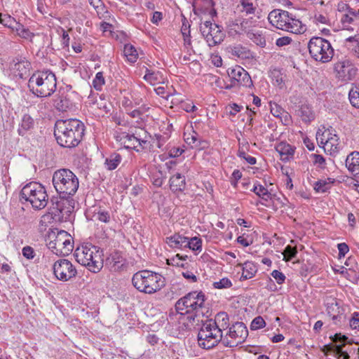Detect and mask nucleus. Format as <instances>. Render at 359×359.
I'll return each mask as SVG.
<instances>
[{
    "label": "nucleus",
    "mask_w": 359,
    "mask_h": 359,
    "mask_svg": "<svg viewBox=\"0 0 359 359\" xmlns=\"http://www.w3.org/2000/svg\"><path fill=\"white\" fill-rule=\"evenodd\" d=\"M247 36L260 47L263 48L266 46V40L262 31L252 29L248 32Z\"/></svg>",
    "instance_id": "72a5a7b5"
},
{
    "label": "nucleus",
    "mask_w": 359,
    "mask_h": 359,
    "mask_svg": "<svg viewBox=\"0 0 359 359\" xmlns=\"http://www.w3.org/2000/svg\"><path fill=\"white\" fill-rule=\"evenodd\" d=\"M133 285L140 292L154 294L164 287V278L158 273L149 270L136 272L132 278Z\"/></svg>",
    "instance_id": "39448f33"
},
{
    "label": "nucleus",
    "mask_w": 359,
    "mask_h": 359,
    "mask_svg": "<svg viewBox=\"0 0 359 359\" xmlns=\"http://www.w3.org/2000/svg\"><path fill=\"white\" fill-rule=\"evenodd\" d=\"M271 276L275 279L278 285H282L286 279L285 274L278 270H273L271 273Z\"/></svg>",
    "instance_id": "13d9d810"
},
{
    "label": "nucleus",
    "mask_w": 359,
    "mask_h": 359,
    "mask_svg": "<svg viewBox=\"0 0 359 359\" xmlns=\"http://www.w3.org/2000/svg\"><path fill=\"white\" fill-rule=\"evenodd\" d=\"M291 42H292V39L290 37L283 36V37L278 38L276 40V46H278L279 47H282V46H287V45L290 44Z\"/></svg>",
    "instance_id": "338daca9"
},
{
    "label": "nucleus",
    "mask_w": 359,
    "mask_h": 359,
    "mask_svg": "<svg viewBox=\"0 0 359 359\" xmlns=\"http://www.w3.org/2000/svg\"><path fill=\"white\" fill-rule=\"evenodd\" d=\"M182 275L184 278H186L191 283H195L197 281L196 276L193 273L191 270H189V269H186L184 271H182Z\"/></svg>",
    "instance_id": "680f3d73"
},
{
    "label": "nucleus",
    "mask_w": 359,
    "mask_h": 359,
    "mask_svg": "<svg viewBox=\"0 0 359 359\" xmlns=\"http://www.w3.org/2000/svg\"><path fill=\"white\" fill-rule=\"evenodd\" d=\"M325 306L327 314L332 317L335 325H339L345 320V310L339 305V302L336 298L327 297L325 299Z\"/></svg>",
    "instance_id": "dca6fc26"
},
{
    "label": "nucleus",
    "mask_w": 359,
    "mask_h": 359,
    "mask_svg": "<svg viewBox=\"0 0 359 359\" xmlns=\"http://www.w3.org/2000/svg\"><path fill=\"white\" fill-rule=\"evenodd\" d=\"M55 74L50 71L36 72L29 78L28 87L33 94L40 97L50 96L56 89Z\"/></svg>",
    "instance_id": "20e7f679"
},
{
    "label": "nucleus",
    "mask_w": 359,
    "mask_h": 359,
    "mask_svg": "<svg viewBox=\"0 0 359 359\" xmlns=\"http://www.w3.org/2000/svg\"><path fill=\"white\" fill-rule=\"evenodd\" d=\"M231 285L232 283L231 280L227 278H223L219 281H215L213 283L214 287L217 289L229 288Z\"/></svg>",
    "instance_id": "6e6d98bb"
},
{
    "label": "nucleus",
    "mask_w": 359,
    "mask_h": 359,
    "mask_svg": "<svg viewBox=\"0 0 359 359\" xmlns=\"http://www.w3.org/2000/svg\"><path fill=\"white\" fill-rule=\"evenodd\" d=\"M313 162L315 164L318 165L321 168H324L325 166V159L320 154H312Z\"/></svg>",
    "instance_id": "e2e57ef3"
},
{
    "label": "nucleus",
    "mask_w": 359,
    "mask_h": 359,
    "mask_svg": "<svg viewBox=\"0 0 359 359\" xmlns=\"http://www.w3.org/2000/svg\"><path fill=\"white\" fill-rule=\"evenodd\" d=\"M56 191L63 196H71L78 190L79 182L76 175L69 169L56 170L52 178Z\"/></svg>",
    "instance_id": "423d86ee"
},
{
    "label": "nucleus",
    "mask_w": 359,
    "mask_h": 359,
    "mask_svg": "<svg viewBox=\"0 0 359 359\" xmlns=\"http://www.w3.org/2000/svg\"><path fill=\"white\" fill-rule=\"evenodd\" d=\"M143 78L151 85H154L156 83H160L163 80V74L159 71L154 72L147 69Z\"/></svg>",
    "instance_id": "c9c22d12"
},
{
    "label": "nucleus",
    "mask_w": 359,
    "mask_h": 359,
    "mask_svg": "<svg viewBox=\"0 0 359 359\" xmlns=\"http://www.w3.org/2000/svg\"><path fill=\"white\" fill-rule=\"evenodd\" d=\"M348 340V337L345 335L335 334L332 337V344L325 345L322 351L325 354L334 353L337 355L339 358L348 359L349 355L346 351H343V346L345 345Z\"/></svg>",
    "instance_id": "2eb2a0df"
},
{
    "label": "nucleus",
    "mask_w": 359,
    "mask_h": 359,
    "mask_svg": "<svg viewBox=\"0 0 359 359\" xmlns=\"http://www.w3.org/2000/svg\"><path fill=\"white\" fill-rule=\"evenodd\" d=\"M214 321L217 323L222 331V329H225L229 326V317L226 313L222 312L217 313Z\"/></svg>",
    "instance_id": "8fccbe9b"
},
{
    "label": "nucleus",
    "mask_w": 359,
    "mask_h": 359,
    "mask_svg": "<svg viewBox=\"0 0 359 359\" xmlns=\"http://www.w3.org/2000/svg\"><path fill=\"white\" fill-rule=\"evenodd\" d=\"M214 6L215 4L212 0H194L193 2L194 11L197 15L207 14L213 17L216 15Z\"/></svg>",
    "instance_id": "412c9836"
},
{
    "label": "nucleus",
    "mask_w": 359,
    "mask_h": 359,
    "mask_svg": "<svg viewBox=\"0 0 359 359\" xmlns=\"http://www.w3.org/2000/svg\"><path fill=\"white\" fill-rule=\"evenodd\" d=\"M289 15L290 13L288 11L275 9L269 13L268 20L271 25L283 30L286 25L287 20H290Z\"/></svg>",
    "instance_id": "aec40b11"
},
{
    "label": "nucleus",
    "mask_w": 359,
    "mask_h": 359,
    "mask_svg": "<svg viewBox=\"0 0 359 359\" xmlns=\"http://www.w3.org/2000/svg\"><path fill=\"white\" fill-rule=\"evenodd\" d=\"M189 257L187 255H180L177 254L175 256L168 259L167 263L169 265L173 266H177L183 268L184 269H188L191 266V260L188 261Z\"/></svg>",
    "instance_id": "a878e982"
},
{
    "label": "nucleus",
    "mask_w": 359,
    "mask_h": 359,
    "mask_svg": "<svg viewBox=\"0 0 359 359\" xmlns=\"http://www.w3.org/2000/svg\"><path fill=\"white\" fill-rule=\"evenodd\" d=\"M84 131V124L78 119L58 120L55 123L54 135L60 146L72 148L80 143Z\"/></svg>",
    "instance_id": "f03ea898"
},
{
    "label": "nucleus",
    "mask_w": 359,
    "mask_h": 359,
    "mask_svg": "<svg viewBox=\"0 0 359 359\" xmlns=\"http://www.w3.org/2000/svg\"><path fill=\"white\" fill-rule=\"evenodd\" d=\"M22 253L28 259H32L36 255L34 249L30 246L24 247L22 250Z\"/></svg>",
    "instance_id": "bf43d9fd"
},
{
    "label": "nucleus",
    "mask_w": 359,
    "mask_h": 359,
    "mask_svg": "<svg viewBox=\"0 0 359 359\" xmlns=\"http://www.w3.org/2000/svg\"><path fill=\"white\" fill-rule=\"evenodd\" d=\"M297 253V250L295 248L291 247L290 245H287L283 253L284 256L283 259L286 262H288L291 260L293 257H294Z\"/></svg>",
    "instance_id": "5fc2aeb1"
},
{
    "label": "nucleus",
    "mask_w": 359,
    "mask_h": 359,
    "mask_svg": "<svg viewBox=\"0 0 359 359\" xmlns=\"http://www.w3.org/2000/svg\"><path fill=\"white\" fill-rule=\"evenodd\" d=\"M31 67V63L25 57H18L10 63L9 71L14 78L23 79L28 75Z\"/></svg>",
    "instance_id": "f3484780"
},
{
    "label": "nucleus",
    "mask_w": 359,
    "mask_h": 359,
    "mask_svg": "<svg viewBox=\"0 0 359 359\" xmlns=\"http://www.w3.org/2000/svg\"><path fill=\"white\" fill-rule=\"evenodd\" d=\"M266 326V322L262 316L255 318L250 324V329L252 330H257L263 328Z\"/></svg>",
    "instance_id": "864d4df0"
},
{
    "label": "nucleus",
    "mask_w": 359,
    "mask_h": 359,
    "mask_svg": "<svg viewBox=\"0 0 359 359\" xmlns=\"http://www.w3.org/2000/svg\"><path fill=\"white\" fill-rule=\"evenodd\" d=\"M346 166L355 177L359 179V152L353 151L348 155Z\"/></svg>",
    "instance_id": "4be33fe9"
},
{
    "label": "nucleus",
    "mask_w": 359,
    "mask_h": 359,
    "mask_svg": "<svg viewBox=\"0 0 359 359\" xmlns=\"http://www.w3.org/2000/svg\"><path fill=\"white\" fill-rule=\"evenodd\" d=\"M93 219L104 223H109L111 219V215L109 211L98 208L93 214Z\"/></svg>",
    "instance_id": "79ce46f5"
},
{
    "label": "nucleus",
    "mask_w": 359,
    "mask_h": 359,
    "mask_svg": "<svg viewBox=\"0 0 359 359\" xmlns=\"http://www.w3.org/2000/svg\"><path fill=\"white\" fill-rule=\"evenodd\" d=\"M187 245H186V248H188L193 251H198L201 252L202 250V240L198 237H192L189 238L187 237Z\"/></svg>",
    "instance_id": "37998d69"
},
{
    "label": "nucleus",
    "mask_w": 359,
    "mask_h": 359,
    "mask_svg": "<svg viewBox=\"0 0 359 359\" xmlns=\"http://www.w3.org/2000/svg\"><path fill=\"white\" fill-rule=\"evenodd\" d=\"M75 202L70 196H60V199L56 203L57 209L60 213L69 214L74 209Z\"/></svg>",
    "instance_id": "b1692460"
},
{
    "label": "nucleus",
    "mask_w": 359,
    "mask_h": 359,
    "mask_svg": "<svg viewBox=\"0 0 359 359\" xmlns=\"http://www.w3.org/2000/svg\"><path fill=\"white\" fill-rule=\"evenodd\" d=\"M257 271V265L252 262H245L242 265V275L241 278L250 279L255 276Z\"/></svg>",
    "instance_id": "2f4dec72"
},
{
    "label": "nucleus",
    "mask_w": 359,
    "mask_h": 359,
    "mask_svg": "<svg viewBox=\"0 0 359 359\" xmlns=\"http://www.w3.org/2000/svg\"><path fill=\"white\" fill-rule=\"evenodd\" d=\"M248 330L243 323L233 324L228 333L223 336L222 344L226 347H235L242 344L248 337Z\"/></svg>",
    "instance_id": "9b49d317"
},
{
    "label": "nucleus",
    "mask_w": 359,
    "mask_h": 359,
    "mask_svg": "<svg viewBox=\"0 0 359 359\" xmlns=\"http://www.w3.org/2000/svg\"><path fill=\"white\" fill-rule=\"evenodd\" d=\"M256 20H253L252 17L248 18H239L229 22V27L231 30H233L236 34L246 33L251 31L252 27H255Z\"/></svg>",
    "instance_id": "6ab92c4d"
},
{
    "label": "nucleus",
    "mask_w": 359,
    "mask_h": 359,
    "mask_svg": "<svg viewBox=\"0 0 359 359\" xmlns=\"http://www.w3.org/2000/svg\"><path fill=\"white\" fill-rule=\"evenodd\" d=\"M337 248L339 250V258L344 257L349 251V248L345 243H341L337 245Z\"/></svg>",
    "instance_id": "0e129e2a"
},
{
    "label": "nucleus",
    "mask_w": 359,
    "mask_h": 359,
    "mask_svg": "<svg viewBox=\"0 0 359 359\" xmlns=\"http://www.w3.org/2000/svg\"><path fill=\"white\" fill-rule=\"evenodd\" d=\"M20 196L22 199L29 202L36 210L43 209L48 203V194L45 187L36 182L25 185L20 191Z\"/></svg>",
    "instance_id": "6e6552de"
},
{
    "label": "nucleus",
    "mask_w": 359,
    "mask_h": 359,
    "mask_svg": "<svg viewBox=\"0 0 359 359\" xmlns=\"http://www.w3.org/2000/svg\"><path fill=\"white\" fill-rule=\"evenodd\" d=\"M334 71L339 80L347 82L355 77L358 69L349 60H344L334 64Z\"/></svg>",
    "instance_id": "4468645a"
},
{
    "label": "nucleus",
    "mask_w": 359,
    "mask_h": 359,
    "mask_svg": "<svg viewBox=\"0 0 359 359\" xmlns=\"http://www.w3.org/2000/svg\"><path fill=\"white\" fill-rule=\"evenodd\" d=\"M114 137L120 147H123L126 149H135L137 145L143 146V144L147 142V140H140L134 135H130L126 132L118 130L114 132Z\"/></svg>",
    "instance_id": "a211bd4d"
},
{
    "label": "nucleus",
    "mask_w": 359,
    "mask_h": 359,
    "mask_svg": "<svg viewBox=\"0 0 359 359\" xmlns=\"http://www.w3.org/2000/svg\"><path fill=\"white\" fill-rule=\"evenodd\" d=\"M252 191L259 197L262 198L265 201H268L270 198V193L268 189L263 185L259 184V182H256L254 184Z\"/></svg>",
    "instance_id": "58836bf2"
},
{
    "label": "nucleus",
    "mask_w": 359,
    "mask_h": 359,
    "mask_svg": "<svg viewBox=\"0 0 359 359\" xmlns=\"http://www.w3.org/2000/svg\"><path fill=\"white\" fill-rule=\"evenodd\" d=\"M239 10L241 13L245 15L254 14L256 8L253 6L252 2L248 0H241V4L238 5Z\"/></svg>",
    "instance_id": "a18cd8bd"
},
{
    "label": "nucleus",
    "mask_w": 359,
    "mask_h": 359,
    "mask_svg": "<svg viewBox=\"0 0 359 359\" xmlns=\"http://www.w3.org/2000/svg\"><path fill=\"white\" fill-rule=\"evenodd\" d=\"M289 21L287 20L286 25L283 28V31L289 32L292 34H302L305 32L306 28L302 22L292 15H289Z\"/></svg>",
    "instance_id": "5701e85b"
},
{
    "label": "nucleus",
    "mask_w": 359,
    "mask_h": 359,
    "mask_svg": "<svg viewBox=\"0 0 359 359\" xmlns=\"http://www.w3.org/2000/svg\"><path fill=\"white\" fill-rule=\"evenodd\" d=\"M339 137L335 133L323 148L325 152L333 155L339 151Z\"/></svg>",
    "instance_id": "473e14b6"
},
{
    "label": "nucleus",
    "mask_w": 359,
    "mask_h": 359,
    "mask_svg": "<svg viewBox=\"0 0 359 359\" xmlns=\"http://www.w3.org/2000/svg\"><path fill=\"white\" fill-rule=\"evenodd\" d=\"M222 331L215 321L207 320L202 324L198 333V344L201 348L210 349L219 342L222 344Z\"/></svg>",
    "instance_id": "0eeeda50"
},
{
    "label": "nucleus",
    "mask_w": 359,
    "mask_h": 359,
    "mask_svg": "<svg viewBox=\"0 0 359 359\" xmlns=\"http://www.w3.org/2000/svg\"><path fill=\"white\" fill-rule=\"evenodd\" d=\"M350 327L354 330H359V313L355 312L349 320Z\"/></svg>",
    "instance_id": "052dcab7"
},
{
    "label": "nucleus",
    "mask_w": 359,
    "mask_h": 359,
    "mask_svg": "<svg viewBox=\"0 0 359 359\" xmlns=\"http://www.w3.org/2000/svg\"><path fill=\"white\" fill-rule=\"evenodd\" d=\"M122 161L121 156L118 153H113L106 158L104 166L108 170H115Z\"/></svg>",
    "instance_id": "f704fd0d"
},
{
    "label": "nucleus",
    "mask_w": 359,
    "mask_h": 359,
    "mask_svg": "<svg viewBox=\"0 0 359 359\" xmlns=\"http://www.w3.org/2000/svg\"><path fill=\"white\" fill-rule=\"evenodd\" d=\"M238 156L246 161L250 165H255L257 160L255 157L248 155L243 149H239L238 151Z\"/></svg>",
    "instance_id": "4d7b16f0"
},
{
    "label": "nucleus",
    "mask_w": 359,
    "mask_h": 359,
    "mask_svg": "<svg viewBox=\"0 0 359 359\" xmlns=\"http://www.w3.org/2000/svg\"><path fill=\"white\" fill-rule=\"evenodd\" d=\"M231 76L238 82H245V80L251 81L250 77L248 72L241 67H237L236 69L231 70Z\"/></svg>",
    "instance_id": "4c0bfd02"
},
{
    "label": "nucleus",
    "mask_w": 359,
    "mask_h": 359,
    "mask_svg": "<svg viewBox=\"0 0 359 359\" xmlns=\"http://www.w3.org/2000/svg\"><path fill=\"white\" fill-rule=\"evenodd\" d=\"M50 241L48 248L58 256H66L71 253L74 249L73 238L65 231L53 233L49 236Z\"/></svg>",
    "instance_id": "9d476101"
},
{
    "label": "nucleus",
    "mask_w": 359,
    "mask_h": 359,
    "mask_svg": "<svg viewBox=\"0 0 359 359\" xmlns=\"http://www.w3.org/2000/svg\"><path fill=\"white\" fill-rule=\"evenodd\" d=\"M276 150L278 152L283 161H288L293 156L294 152L292 147L284 142L278 143L276 147Z\"/></svg>",
    "instance_id": "cd10ccee"
},
{
    "label": "nucleus",
    "mask_w": 359,
    "mask_h": 359,
    "mask_svg": "<svg viewBox=\"0 0 359 359\" xmlns=\"http://www.w3.org/2000/svg\"><path fill=\"white\" fill-rule=\"evenodd\" d=\"M181 108L187 112H192L196 109V106L192 102H182Z\"/></svg>",
    "instance_id": "774afa93"
},
{
    "label": "nucleus",
    "mask_w": 359,
    "mask_h": 359,
    "mask_svg": "<svg viewBox=\"0 0 359 359\" xmlns=\"http://www.w3.org/2000/svg\"><path fill=\"white\" fill-rule=\"evenodd\" d=\"M200 31L209 46L220 43L224 39V33L220 27L210 21L205 20L201 22Z\"/></svg>",
    "instance_id": "f8f14e48"
},
{
    "label": "nucleus",
    "mask_w": 359,
    "mask_h": 359,
    "mask_svg": "<svg viewBox=\"0 0 359 359\" xmlns=\"http://www.w3.org/2000/svg\"><path fill=\"white\" fill-rule=\"evenodd\" d=\"M335 133L332 128H319L316 133V140L319 146L323 147Z\"/></svg>",
    "instance_id": "bb28decb"
},
{
    "label": "nucleus",
    "mask_w": 359,
    "mask_h": 359,
    "mask_svg": "<svg viewBox=\"0 0 359 359\" xmlns=\"http://www.w3.org/2000/svg\"><path fill=\"white\" fill-rule=\"evenodd\" d=\"M187 237L180 233H175L166 238V243L170 248L177 250H184L186 248Z\"/></svg>",
    "instance_id": "393cba45"
},
{
    "label": "nucleus",
    "mask_w": 359,
    "mask_h": 359,
    "mask_svg": "<svg viewBox=\"0 0 359 359\" xmlns=\"http://www.w3.org/2000/svg\"><path fill=\"white\" fill-rule=\"evenodd\" d=\"M53 271L55 277L64 282L71 280L77 275L76 267L66 259H60L55 262L53 265Z\"/></svg>",
    "instance_id": "ddd939ff"
},
{
    "label": "nucleus",
    "mask_w": 359,
    "mask_h": 359,
    "mask_svg": "<svg viewBox=\"0 0 359 359\" xmlns=\"http://www.w3.org/2000/svg\"><path fill=\"white\" fill-rule=\"evenodd\" d=\"M300 112L302 119L304 121H310L313 118V115L308 108L302 107Z\"/></svg>",
    "instance_id": "69168bd1"
},
{
    "label": "nucleus",
    "mask_w": 359,
    "mask_h": 359,
    "mask_svg": "<svg viewBox=\"0 0 359 359\" xmlns=\"http://www.w3.org/2000/svg\"><path fill=\"white\" fill-rule=\"evenodd\" d=\"M347 7L348 11L346 13L342 15L341 18V22L344 27H348L349 25L353 23L355 19H359V10L355 11L351 8H349L347 5L342 4V8Z\"/></svg>",
    "instance_id": "7c9ffc66"
},
{
    "label": "nucleus",
    "mask_w": 359,
    "mask_h": 359,
    "mask_svg": "<svg viewBox=\"0 0 359 359\" xmlns=\"http://www.w3.org/2000/svg\"><path fill=\"white\" fill-rule=\"evenodd\" d=\"M184 140L191 147H197L199 144L198 135L195 132L185 133L184 134Z\"/></svg>",
    "instance_id": "09e8293b"
},
{
    "label": "nucleus",
    "mask_w": 359,
    "mask_h": 359,
    "mask_svg": "<svg viewBox=\"0 0 359 359\" xmlns=\"http://www.w3.org/2000/svg\"><path fill=\"white\" fill-rule=\"evenodd\" d=\"M74 256L78 263L91 272L97 273L103 267L102 251L91 243H86L78 246Z\"/></svg>",
    "instance_id": "7ed1b4c3"
},
{
    "label": "nucleus",
    "mask_w": 359,
    "mask_h": 359,
    "mask_svg": "<svg viewBox=\"0 0 359 359\" xmlns=\"http://www.w3.org/2000/svg\"><path fill=\"white\" fill-rule=\"evenodd\" d=\"M13 32H15L16 34L21 38L27 40H32L34 34L31 32L28 29L25 28L22 24L18 22L17 25L15 27Z\"/></svg>",
    "instance_id": "a19ab883"
},
{
    "label": "nucleus",
    "mask_w": 359,
    "mask_h": 359,
    "mask_svg": "<svg viewBox=\"0 0 359 359\" xmlns=\"http://www.w3.org/2000/svg\"><path fill=\"white\" fill-rule=\"evenodd\" d=\"M105 83L102 72H97L93 80V86L96 90H101Z\"/></svg>",
    "instance_id": "3c124183"
},
{
    "label": "nucleus",
    "mask_w": 359,
    "mask_h": 359,
    "mask_svg": "<svg viewBox=\"0 0 359 359\" xmlns=\"http://www.w3.org/2000/svg\"><path fill=\"white\" fill-rule=\"evenodd\" d=\"M311 56L323 63L330 62L334 56V49L329 41L322 37H313L308 43Z\"/></svg>",
    "instance_id": "1a4fd4ad"
},
{
    "label": "nucleus",
    "mask_w": 359,
    "mask_h": 359,
    "mask_svg": "<svg viewBox=\"0 0 359 359\" xmlns=\"http://www.w3.org/2000/svg\"><path fill=\"white\" fill-rule=\"evenodd\" d=\"M334 182V180L331 178L319 180L314 183L313 188L316 192L325 193L331 188L332 184H333Z\"/></svg>",
    "instance_id": "e433bc0d"
},
{
    "label": "nucleus",
    "mask_w": 359,
    "mask_h": 359,
    "mask_svg": "<svg viewBox=\"0 0 359 359\" xmlns=\"http://www.w3.org/2000/svg\"><path fill=\"white\" fill-rule=\"evenodd\" d=\"M348 98L353 107L359 108V86H355L350 90Z\"/></svg>",
    "instance_id": "de8ad7c7"
},
{
    "label": "nucleus",
    "mask_w": 359,
    "mask_h": 359,
    "mask_svg": "<svg viewBox=\"0 0 359 359\" xmlns=\"http://www.w3.org/2000/svg\"><path fill=\"white\" fill-rule=\"evenodd\" d=\"M271 78L276 86H278L280 88L283 87L284 80L280 71L273 70L271 72Z\"/></svg>",
    "instance_id": "603ef678"
},
{
    "label": "nucleus",
    "mask_w": 359,
    "mask_h": 359,
    "mask_svg": "<svg viewBox=\"0 0 359 359\" xmlns=\"http://www.w3.org/2000/svg\"><path fill=\"white\" fill-rule=\"evenodd\" d=\"M34 119L29 114L23 115L18 129V134L21 136L25 135L34 128Z\"/></svg>",
    "instance_id": "c756f323"
},
{
    "label": "nucleus",
    "mask_w": 359,
    "mask_h": 359,
    "mask_svg": "<svg viewBox=\"0 0 359 359\" xmlns=\"http://www.w3.org/2000/svg\"><path fill=\"white\" fill-rule=\"evenodd\" d=\"M177 312L180 314L179 322L186 329H191L196 321L199 322L208 311L205 305V295L202 292H191L180 298L175 304Z\"/></svg>",
    "instance_id": "f257e3e1"
},
{
    "label": "nucleus",
    "mask_w": 359,
    "mask_h": 359,
    "mask_svg": "<svg viewBox=\"0 0 359 359\" xmlns=\"http://www.w3.org/2000/svg\"><path fill=\"white\" fill-rule=\"evenodd\" d=\"M185 177L180 173L177 172L170 179V187L173 191H181L185 188Z\"/></svg>",
    "instance_id": "c85d7f7f"
},
{
    "label": "nucleus",
    "mask_w": 359,
    "mask_h": 359,
    "mask_svg": "<svg viewBox=\"0 0 359 359\" xmlns=\"http://www.w3.org/2000/svg\"><path fill=\"white\" fill-rule=\"evenodd\" d=\"M232 54L241 59L249 58L251 56L250 51L241 46H235L232 50Z\"/></svg>",
    "instance_id": "49530a36"
},
{
    "label": "nucleus",
    "mask_w": 359,
    "mask_h": 359,
    "mask_svg": "<svg viewBox=\"0 0 359 359\" xmlns=\"http://www.w3.org/2000/svg\"><path fill=\"white\" fill-rule=\"evenodd\" d=\"M123 53L124 55L126 57L128 61L130 63L135 62L138 58L137 50L133 46L130 44L125 45Z\"/></svg>",
    "instance_id": "ea45409f"
},
{
    "label": "nucleus",
    "mask_w": 359,
    "mask_h": 359,
    "mask_svg": "<svg viewBox=\"0 0 359 359\" xmlns=\"http://www.w3.org/2000/svg\"><path fill=\"white\" fill-rule=\"evenodd\" d=\"M18 22L15 19L11 17L8 14H3L0 13V23L4 26L14 30L15 27L17 25Z\"/></svg>",
    "instance_id": "c03bdc74"
}]
</instances>
